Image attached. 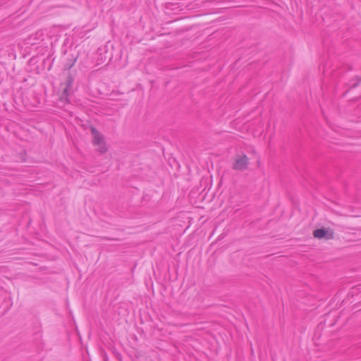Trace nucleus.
I'll list each match as a JSON object with an SVG mask.
<instances>
[{
	"label": "nucleus",
	"instance_id": "f257e3e1",
	"mask_svg": "<svg viewBox=\"0 0 361 361\" xmlns=\"http://www.w3.org/2000/svg\"><path fill=\"white\" fill-rule=\"evenodd\" d=\"M91 133L93 136V145L97 147V150H98L101 153H104L107 151V148L104 140L103 136L101 133L94 127L91 128Z\"/></svg>",
	"mask_w": 361,
	"mask_h": 361
},
{
	"label": "nucleus",
	"instance_id": "f03ea898",
	"mask_svg": "<svg viewBox=\"0 0 361 361\" xmlns=\"http://www.w3.org/2000/svg\"><path fill=\"white\" fill-rule=\"evenodd\" d=\"M249 164V158L245 154H237L233 164V169L237 171L247 169Z\"/></svg>",
	"mask_w": 361,
	"mask_h": 361
},
{
	"label": "nucleus",
	"instance_id": "7ed1b4c3",
	"mask_svg": "<svg viewBox=\"0 0 361 361\" xmlns=\"http://www.w3.org/2000/svg\"><path fill=\"white\" fill-rule=\"evenodd\" d=\"M313 236L316 238H325L330 240L334 238V232L331 229L318 228L313 231Z\"/></svg>",
	"mask_w": 361,
	"mask_h": 361
},
{
	"label": "nucleus",
	"instance_id": "20e7f679",
	"mask_svg": "<svg viewBox=\"0 0 361 361\" xmlns=\"http://www.w3.org/2000/svg\"><path fill=\"white\" fill-rule=\"evenodd\" d=\"M73 82V78L71 75H69L67 79L66 86L63 90V95H64V96L68 95L67 92H68V88L72 86Z\"/></svg>",
	"mask_w": 361,
	"mask_h": 361
}]
</instances>
